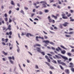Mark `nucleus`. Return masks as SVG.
I'll list each match as a JSON object with an SVG mask.
<instances>
[{
    "label": "nucleus",
    "instance_id": "f257e3e1",
    "mask_svg": "<svg viewBox=\"0 0 74 74\" xmlns=\"http://www.w3.org/2000/svg\"><path fill=\"white\" fill-rule=\"evenodd\" d=\"M40 4H42V5L43 7L44 8H45L47 7V6L46 5H47L48 7H49V5L48 4H47V3L45 1H41L40 2Z\"/></svg>",
    "mask_w": 74,
    "mask_h": 74
},
{
    "label": "nucleus",
    "instance_id": "f03ea898",
    "mask_svg": "<svg viewBox=\"0 0 74 74\" xmlns=\"http://www.w3.org/2000/svg\"><path fill=\"white\" fill-rule=\"evenodd\" d=\"M48 19L49 22L50 23H51V22H52L53 23H55V20H52L50 16H49L48 17Z\"/></svg>",
    "mask_w": 74,
    "mask_h": 74
},
{
    "label": "nucleus",
    "instance_id": "7ed1b4c3",
    "mask_svg": "<svg viewBox=\"0 0 74 74\" xmlns=\"http://www.w3.org/2000/svg\"><path fill=\"white\" fill-rule=\"evenodd\" d=\"M56 16H55V15H54L52 14L51 15V17L52 18H55V19H57V18H58V16H59V14H57L56 15Z\"/></svg>",
    "mask_w": 74,
    "mask_h": 74
},
{
    "label": "nucleus",
    "instance_id": "20e7f679",
    "mask_svg": "<svg viewBox=\"0 0 74 74\" xmlns=\"http://www.w3.org/2000/svg\"><path fill=\"white\" fill-rule=\"evenodd\" d=\"M66 14H62V18L64 19H67L68 18L67 16H65Z\"/></svg>",
    "mask_w": 74,
    "mask_h": 74
},
{
    "label": "nucleus",
    "instance_id": "39448f33",
    "mask_svg": "<svg viewBox=\"0 0 74 74\" xmlns=\"http://www.w3.org/2000/svg\"><path fill=\"white\" fill-rule=\"evenodd\" d=\"M69 24V23L65 22V23H64L62 25L64 27H66V26H67V25H68Z\"/></svg>",
    "mask_w": 74,
    "mask_h": 74
},
{
    "label": "nucleus",
    "instance_id": "423d86ee",
    "mask_svg": "<svg viewBox=\"0 0 74 74\" xmlns=\"http://www.w3.org/2000/svg\"><path fill=\"white\" fill-rule=\"evenodd\" d=\"M60 56H61V57H62V59H64V60H67L68 59V58H67V57L66 56H64L62 55H61Z\"/></svg>",
    "mask_w": 74,
    "mask_h": 74
},
{
    "label": "nucleus",
    "instance_id": "0eeeda50",
    "mask_svg": "<svg viewBox=\"0 0 74 74\" xmlns=\"http://www.w3.org/2000/svg\"><path fill=\"white\" fill-rule=\"evenodd\" d=\"M11 25H9L8 26V28L6 29L5 32H6L8 29L9 30H11Z\"/></svg>",
    "mask_w": 74,
    "mask_h": 74
},
{
    "label": "nucleus",
    "instance_id": "6e6552de",
    "mask_svg": "<svg viewBox=\"0 0 74 74\" xmlns=\"http://www.w3.org/2000/svg\"><path fill=\"white\" fill-rule=\"evenodd\" d=\"M43 42H45L46 44H48V43H49V41L47 40H44L42 41Z\"/></svg>",
    "mask_w": 74,
    "mask_h": 74
},
{
    "label": "nucleus",
    "instance_id": "1a4fd4ad",
    "mask_svg": "<svg viewBox=\"0 0 74 74\" xmlns=\"http://www.w3.org/2000/svg\"><path fill=\"white\" fill-rule=\"evenodd\" d=\"M12 32L10 31L9 32V33L8 32H6V33L5 35H10V36H11L12 35Z\"/></svg>",
    "mask_w": 74,
    "mask_h": 74
},
{
    "label": "nucleus",
    "instance_id": "9d476101",
    "mask_svg": "<svg viewBox=\"0 0 74 74\" xmlns=\"http://www.w3.org/2000/svg\"><path fill=\"white\" fill-rule=\"evenodd\" d=\"M26 36L27 37H29V36H33V35H32V34H30L29 33H27L26 34Z\"/></svg>",
    "mask_w": 74,
    "mask_h": 74
},
{
    "label": "nucleus",
    "instance_id": "9b49d317",
    "mask_svg": "<svg viewBox=\"0 0 74 74\" xmlns=\"http://www.w3.org/2000/svg\"><path fill=\"white\" fill-rule=\"evenodd\" d=\"M8 59H9L10 60L11 59H12L14 60H15V59L14 58V56H12V58L11 57H8Z\"/></svg>",
    "mask_w": 74,
    "mask_h": 74
},
{
    "label": "nucleus",
    "instance_id": "f8f14e48",
    "mask_svg": "<svg viewBox=\"0 0 74 74\" xmlns=\"http://www.w3.org/2000/svg\"><path fill=\"white\" fill-rule=\"evenodd\" d=\"M36 49L37 51H38V52H41V50L40 48L38 47L36 48Z\"/></svg>",
    "mask_w": 74,
    "mask_h": 74
},
{
    "label": "nucleus",
    "instance_id": "ddd939ff",
    "mask_svg": "<svg viewBox=\"0 0 74 74\" xmlns=\"http://www.w3.org/2000/svg\"><path fill=\"white\" fill-rule=\"evenodd\" d=\"M61 53L62 54H65L66 53V51L64 50H63V51H61Z\"/></svg>",
    "mask_w": 74,
    "mask_h": 74
},
{
    "label": "nucleus",
    "instance_id": "4468645a",
    "mask_svg": "<svg viewBox=\"0 0 74 74\" xmlns=\"http://www.w3.org/2000/svg\"><path fill=\"white\" fill-rule=\"evenodd\" d=\"M47 55H48V56H49V58H50V59H52V57H51V56H52V55L50 54H49V53H48L47 54Z\"/></svg>",
    "mask_w": 74,
    "mask_h": 74
},
{
    "label": "nucleus",
    "instance_id": "2eb2a0df",
    "mask_svg": "<svg viewBox=\"0 0 74 74\" xmlns=\"http://www.w3.org/2000/svg\"><path fill=\"white\" fill-rule=\"evenodd\" d=\"M58 48L56 49V51H59V50L62 51V49L59 47H58Z\"/></svg>",
    "mask_w": 74,
    "mask_h": 74
},
{
    "label": "nucleus",
    "instance_id": "dca6fc26",
    "mask_svg": "<svg viewBox=\"0 0 74 74\" xmlns=\"http://www.w3.org/2000/svg\"><path fill=\"white\" fill-rule=\"evenodd\" d=\"M65 72L67 74H69V69H65Z\"/></svg>",
    "mask_w": 74,
    "mask_h": 74
},
{
    "label": "nucleus",
    "instance_id": "f3484780",
    "mask_svg": "<svg viewBox=\"0 0 74 74\" xmlns=\"http://www.w3.org/2000/svg\"><path fill=\"white\" fill-rule=\"evenodd\" d=\"M2 53H3V54H4V55L6 56L8 54V53H5L4 51H3Z\"/></svg>",
    "mask_w": 74,
    "mask_h": 74
},
{
    "label": "nucleus",
    "instance_id": "a211bd4d",
    "mask_svg": "<svg viewBox=\"0 0 74 74\" xmlns=\"http://www.w3.org/2000/svg\"><path fill=\"white\" fill-rule=\"evenodd\" d=\"M55 56L57 58V59H61L62 58L61 57H59L57 55H56Z\"/></svg>",
    "mask_w": 74,
    "mask_h": 74
},
{
    "label": "nucleus",
    "instance_id": "6ab92c4d",
    "mask_svg": "<svg viewBox=\"0 0 74 74\" xmlns=\"http://www.w3.org/2000/svg\"><path fill=\"white\" fill-rule=\"evenodd\" d=\"M17 47L18 48V49H17V51L18 52H19V51H20V49H19V46H17Z\"/></svg>",
    "mask_w": 74,
    "mask_h": 74
},
{
    "label": "nucleus",
    "instance_id": "aec40b11",
    "mask_svg": "<svg viewBox=\"0 0 74 74\" xmlns=\"http://www.w3.org/2000/svg\"><path fill=\"white\" fill-rule=\"evenodd\" d=\"M57 62L59 64H61V63H62V60H58Z\"/></svg>",
    "mask_w": 74,
    "mask_h": 74
},
{
    "label": "nucleus",
    "instance_id": "412c9836",
    "mask_svg": "<svg viewBox=\"0 0 74 74\" xmlns=\"http://www.w3.org/2000/svg\"><path fill=\"white\" fill-rule=\"evenodd\" d=\"M50 69H51L52 70V69H55V68H54V67H53L51 66H50Z\"/></svg>",
    "mask_w": 74,
    "mask_h": 74
},
{
    "label": "nucleus",
    "instance_id": "4be33fe9",
    "mask_svg": "<svg viewBox=\"0 0 74 74\" xmlns=\"http://www.w3.org/2000/svg\"><path fill=\"white\" fill-rule=\"evenodd\" d=\"M11 4L12 5H15V4H14V1H11Z\"/></svg>",
    "mask_w": 74,
    "mask_h": 74
},
{
    "label": "nucleus",
    "instance_id": "5701e85b",
    "mask_svg": "<svg viewBox=\"0 0 74 74\" xmlns=\"http://www.w3.org/2000/svg\"><path fill=\"white\" fill-rule=\"evenodd\" d=\"M72 18L71 17H70V21L71 22H73L74 21V19L71 18Z\"/></svg>",
    "mask_w": 74,
    "mask_h": 74
},
{
    "label": "nucleus",
    "instance_id": "b1692460",
    "mask_svg": "<svg viewBox=\"0 0 74 74\" xmlns=\"http://www.w3.org/2000/svg\"><path fill=\"white\" fill-rule=\"evenodd\" d=\"M73 32H70L68 33V34H73Z\"/></svg>",
    "mask_w": 74,
    "mask_h": 74
},
{
    "label": "nucleus",
    "instance_id": "393cba45",
    "mask_svg": "<svg viewBox=\"0 0 74 74\" xmlns=\"http://www.w3.org/2000/svg\"><path fill=\"white\" fill-rule=\"evenodd\" d=\"M71 70L72 71H73V72L74 73V68H71Z\"/></svg>",
    "mask_w": 74,
    "mask_h": 74
},
{
    "label": "nucleus",
    "instance_id": "a878e982",
    "mask_svg": "<svg viewBox=\"0 0 74 74\" xmlns=\"http://www.w3.org/2000/svg\"><path fill=\"white\" fill-rule=\"evenodd\" d=\"M40 53L42 54V55H45V53L44 52H41V51L40 52Z\"/></svg>",
    "mask_w": 74,
    "mask_h": 74
},
{
    "label": "nucleus",
    "instance_id": "bb28decb",
    "mask_svg": "<svg viewBox=\"0 0 74 74\" xmlns=\"http://www.w3.org/2000/svg\"><path fill=\"white\" fill-rule=\"evenodd\" d=\"M59 66H60L61 69V70H64V69H63V67H62V66L59 65Z\"/></svg>",
    "mask_w": 74,
    "mask_h": 74
},
{
    "label": "nucleus",
    "instance_id": "cd10ccee",
    "mask_svg": "<svg viewBox=\"0 0 74 74\" xmlns=\"http://www.w3.org/2000/svg\"><path fill=\"white\" fill-rule=\"evenodd\" d=\"M67 55H68V56H71V53H67Z\"/></svg>",
    "mask_w": 74,
    "mask_h": 74
},
{
    "label": "nucleus",
    "instance_id": "c85d7f7f",
    "mask_svg": "<svg viewBox=\"0 0 74 74\" xmlns=\"http://www.w3.org/2000/svg\"><path fill=\"white\" fill-rule=\"evenodd\" d=\"M38 38H41L42 40H44V37H41L40 36H39V37H38Z\"/></svg>",
    "mask_w": 74,
    "mask_h": 74
},
{
    "label": "nucleus",
    "instance_id": "c756f323",
    "mask_svg": "<svg viewBox=\"0 0 74 74\" xmlns=\"http://www.w3.org/2000/svg\"><path fill=\"white\" fill-rule=\"evenodd\" d=\"M61 64H62V65H64V66H66V64L64 63L63 62L61 63Z\"/></svg>",
    "mask_w": 74,
    "mask_h": 74
},
{
    "label": "nucleus",
    "instance_id": "7c9ffc66",
    "mask_svg": "<svg viewBox=\"0 0 74 74\" xmlns=\"http://www.w3.org/2000/svg\"><path fill=\"white\" fill-rule=\"evenodd\" d=\"M45 63H46V64H47L49 66H50V64H49V63L48 62H45Z\"/></svg>",
    "mask_w": 74,
    "mask_h": 74
},
{
    "label": "nucleus",
    "instance_id": "2f4dec72",
    "mask_svg": "<svg viewBox=\"0 0 74 74\" xmlns=\"http://www.w3.org/2000/svg\"><path fill=\"white\" fill-rule=\"evenodd\" d=\"M21 13H22V14H24V12H23V10H21Z\"/></svg>",
    "mask_w": 74,
    "mask_h": 74
},
{
    "label": "nucleus",
    "instance_id": "473e14b6",
    "mask_svg": "<svg viewBox=\"0 0 74 74\" xmlns=\"http://www.w3.org/2000/svg\"><path fill=\"white\" fill-rule=\"evenodd\" d=\"M36 40L37 41H38L39 40H38V36H36Z\"/></svg>",
    "mask_w": 74,
    "mask_h": 74
},
{
    "label": "nucleus",
    "instance_id": "72a5a7b5",
    "mask_svg": "<svg viewBox=\"0 0 74 74\" xmlns=\"http://www.w3.org/2000/svg\"><path fill=\"white\" fill-rule=\"evenodd\" d=\"M45 12H49V11L48 10H45Z\"/></svg>",
    "mask_w": 74,
    "mask_h": 74
},
{
    "label": "nucleus",
    "instance_id": "f704fd0d",
    "mask_svg": "<svg viewBox=\"0 0 74 74\" xmlns=\"http://www.w3.org/2000/svg\"><path fill=\"white\" fill-rule=\"evenodd\" d=\"M61 47H62V48H63V49H66V48L64 47V46H62V45H61L60 46Z\"/></svg>",
    "mask_w": 74,
    "mask_h": 74
},
{
    "label": "nucleus",
    "instance_id": "c9c22d12",
    "mask_svg": "<svg viewBox=\"0 0 74 74\" xmlns=\"http://www.w3.org/2000/svg\"><path fill=\"white\" fill-rule=\"evenodd\" d=\"M52 62L54 63H55V64H56V61L55 60H53Z\"/></svg>",
    "mask_w": 74,
    "mask_h": 74
},
{
    "label": "nucleus",
    "instance_id": "e433bc0d",
    "mask_svg": "<svg viewBox=\"0 0 74 74\" xmlns=\"http://www.w3.org/2000/svg\"><path fill=\"white\" fill-rule=\"evenodd\" d=\"M36 46H38V47H40L41 46L40 45L38 44H37L35 45Z\"/></svg>",
    "mask_w": 74,
    "mask_h": 74
},
{
    "label": "nucleus",
    "instance_id": "4c0bfd02",
    "mask_svg": "<svg viewBox=\"0 0 74 74\" xmlns=\"http://www.w3.org/2000/svg\"><path fill=\"white\" fill-rule=\"evenodd\" d=\"M4 19L5 21H6V22H7V21H8V18H5Z\"/></svg>",
    "mask_w": 74,
    "mask_h": 74
},
{
    "label": "nucleus",
    "instance_id": "58836bf2",
    "mask_svg": "<svg viewBox=\"0 0 74 74\" xmlns=\"http://www.w3.org/2000/svg\"><path fill=\"white\" fill-rule=\"evenodd\" d=\"M5 42H7L8 41V38L5 39Z\"/></svg>",
    "mask_w": 74,
    "mask_h": 74
},
{
    "label": "nucleus",
    "instance_id": "ea45409f",
    "mask_svg": "<svg viewBox=\"0 0 74 74\" xmlns=\"http://www.w3.org/2000/svg\"><path fill=\"white\" fill-rule=\"evenodd\" d=\"M12 22V20L11 19V18H9V22L11 23Z\"/></svg>",
    "mask_w": 74,
    "mask_h": 74
},
{
    "label": "nucleus",
    "instance_id": "a19ab883",
    "mask_svg": "<svg viewBox=\"0 0 74 74\" xmlns=\"http://www.w3.org/2000/svg\"><path fill=\"white\" fill-rule=\"evenodd\" d=\"M35 69H38V66L37 65H36L35 66Z\"/></svg>",
    "mask_w": 74,
    "mask_h": 74
},
{
    "label": "nucleus",
    "instance_id": "79ce46f5",
    "mask_svg": "<svg viewBox=\"0 0 74 74\" xmlns=\"http://www.w3.org/2000/svg\"><path fill=\"white\" fill-rule=\"evenodd\" d=\"M71 16V14L70 13L69 14L67 15V16H68V17H69Z\"/></svg>",
    "mask_w": 74,
    "mask_h": 74
},
{
    "label": "nucleus",
    "instance_id": "37998d69",
    "mask_svg": "<svg viewBox=\"0 0 74 74\" xmlns=\"http://www.w3.org/2000/svg\"><path fill=\"white\" fill-rule=\"evenodd\" d=\"M60 28H61V29H63V27H62V25L60 24Z\"/></svg>",
    "mask_w": 74,
    "mask_h": 74
},
{
    "label": "nucleus",
    "instance_id": "c03bdc74",
    "mask_svg": "<svg viewBox=\"0 0 74 74\" xmlns=\"http://www.w3.org/2000/svg\"><path fill=\"white\" fill-rule=\"evenodd\" d=\"M3 30H6V28L5 27H3Z\"/></svg>",
    "mask_w": 74,
    "mask_h": 74
},
{
    "label": "nucleus",
    "instance_id": "a18cd8bd",
    "mask_svg": "<svg viewBox=\"0 0 74 74\" xmlns=\"http://www.w3.org/2000/svg\"><path fill=\"white\" fill-rule=\"evenodd\" d=\"M49 43H50V44H52V45H53V44H54V43H53V42H49Z\"/></svg>",
    "mask_w": 74,
    "mask_h": 74
},
{
    "label": "nucleus",
    "instance_id": "49530a36",
    "mask_svg": "<svg viewBox=\"0 0 74 74\" xmlns=\"http://www.w3.org/2000/svg\"><path fill=\"white\" fill-rule=\"evenodd\" d=\"M10 62L12 64H13V63H14V62L11 60H10Z\"/></svg>",
    "mask_w": 74,
    "mask_h": 74
},
{
    "label": "nucleus",
    "instance_id": "de8ad7c7",
    "mask_svg": "<svg viewBox=\"0 0 74 74\" xmlns=\"http://www.w3.org/2000/svg\"><path fill=\"white\" fill-rule=\"evenodd\" d=\"M47 61L48 62H51V60H50V59L48 58L47 59Z\"/></svg>",
    "mask_w": 74,
    "mask_h": 74
},
{
    "label": "nucleus",
    "instance_id": "09e8293b",
    "mask_svg": "<svg viewBox=\"0 0 74 74\" xmlns=\"http://www.w3.org/2000/svg\"><path fill=\"white\" fill-rule=\"evenodd\" d=\"M44 37L45 39H47V38H48V37H47V36H44Z\"/></svg>",
    "mask_w": 74,
    "mask_h": 74
},
{
    "label": "nucleus",
    "instance_id": "8fccbe9b",
    "mask_svg": "<svg viewBox=\"0 0 74 74\" xmlns=\"http://www.w3.org/2000/svg\"><path fill=\"white\" fill-rule=\"evenodd\" d=\"M12 12L11 11V10H10L8 12V13H9V14H11Z\"/></svg>",
    "mask_w": 74,
    "mask_h": 74
},
{
    "label": "nucleus",
    "instance_id": "3c124183",
    "mask_svg": "<svg viewBox=\"0 0 74 74\" xmlns=\"http://www.w3.org/2000/svg\"><path fill=\"white\" fill-rule=\"evenodd\" d=\"M4 16L5 18H7V14L5 13V14Z\"/></svg>",
    "mask_w": 74,
    "mask_h": 74
},
{
    "label": "nucleus",
    "instance_id": "603ef678",
    "mask_svg": "<svg viewBox=\"0 0 74 74\" xmlns=\"http://www.w3.org/2000/svg\"><path fill=\"white\" fill-rule=\"evenodd\" d=\"M45 58H46V59H49V58H48V57L47 56H45Z\"/></svg>",
    "mask_w": 74,
    "mask_h": 74
},
{
    "label": "nucleus",
    "instance_id": "864d4df0",
    "mask_svg": "<svg viewBox=\"0 0 74 74\" xmlns=\"http://www.w3.org/2000/svg\"><path fill=\"white\" fill-rule=\"evenodd\" d=\"M39 14L40 15H41L42 14V12L41 11L39 12Z\"/></svg>",
    "mask_w": 74,
    "mask_h": 74
},
{
    "label": "nucleus",
    "instance_id": "5fc2aeb1",
    "mask_svg": "<svg viewBox=\"0 0 74 74\" xmlns=\"http://www.w3.org/2000/svg\"><path fill=\"white\" fill-rule=\"evenodd\" d=\"M65 36L66 37H71V36L67 35H65Z\"/></svg>",
    "mask_w": 74,
    "mask_h": 74
},
{
    "label": "nucleus",
    "instance_id": "6e6d98bb",
    "mask_svg": "<svg viewBox=\"0 0 74 74\" xmlns=\"http://www.w3.org/2000/svg\"><path fill=\"white\" fill-rule=\"evenodd\" d=\"M53 2H54V0H51L50 1V3H52Z\"/></svg>",
    "mask_w": 74,
    "mask_h": 74
},
{
    "label": "nucleus",
    "instance_id": "4d7b16f0",
    "mask_svg": "<svg viewBox=\"0 0 74 74\" xmlns=\"http://www.w3.org/2000/svg\"><path fill=\"white\" fill-rule=\"evenodd\" d=\"M57 8H59L60 9V5H58V6L57 7Z\"/></svg>",
    "mask_w": 74,
    "mask_h": 74
},
{
    "label": "nucleus",
    "instance_id": "13d9d810",
    "mask_svg": "<svg viewBox=\"0 0 74 74\" xmlns=\"http://www.w3.org/2000/svg\"><path fill=\"white\" fill-rule=\"evenodd\" d=\"M24 8L25 10H28V8L26 7H24Z\"/></svg>",
    "mask_w": 74,
    "mask_h": 74
},
{
    "label": "nucleus",
    "instance_id": "bf43d9fd",
    "mask_svg": "<svg viewBox=\"0 0 74 74\" xmlns=\"http://www.w3.org/2000/svg\"><path fill=\"white\" fill-rule=\"evenodd\" d=\"M69 67H71V68H73V67H74V66H73V65H70L69 66Z\"/></svg>",
    "mask_w": 74,
    "mask_h": 74
},
{
    "label": "nucleus",
    "instance_id": "052dcab7",
    "mask_svg": "<svg viewBox=\"0 0 74 74\" xmlns=\"http://www.w3.org/2000/svg\"><path fill=\"white\" fill-rule=\"evenodd\" d=\"M54 29L55 30H57V29H58V28H57V27H54Z\"/></svg>",
    "mask_w": 74,
    "mask_h": 74
},
{
    "label": "nucleus",
    "instance_id": "680f3d73",
    "mask_svg": "<svg viewBox=\"0 0 74 74\" xmlns=\"http://www.w3.org/2000/svg\"><path fill=\"white\" fill-rule=\"evenodd\" d=\"M70 11L71 13H73V10H70Z\"/></svg>",
    "mask_w": 74,
    "mask_h": 74
},
{
    "label": "nucleus",
    "instance_id": "e2e57ef3",
    "mask_svg": "<svg viewBox=\"0 0 74 74\" xmlns=\"http://www.w3.org/2000/svg\"><path fill=\"white\" fill-rule=\"evenodd\" d=\"M73 30V29H72L71 28H70L69 29V31H71Z\"/></svg>",
    "mask_w": 74,
    "mask_h": 74
},
{
    "label": "nucleus",
    "instance_id": "0e129e2a",
    "mask_svg": "<svg viewBox=\"0 0 74 74\" xmlns=\"http://www.w3.org/2000/svg\"><path fill=\"white\" fill-rule=\"evenodd\" d=\"M28 52L29 55H32V54L30 53V52L28 51Z\"/></svg>",
    "mask_w": 74,
    "mask_h": 74
},
{
    "label": "nucleus",
    "instance_id": "69168bd1",
    "mask_svg": "<svg viewBox=\"0 0 74 74\" xmlns=\"http://www.w3.org/2000/svg\"><path fill=\"white\" fill-rule=\"evenodd\" d=\"M5 39L4 38H2V41H4Z\"/></svg>",
    "mask_w": 74,
    "mask_h": 74
},
{
    "label": "nucleus",
    "instance_id": "338daca9",
    "mask_svg": "<svg viewBox=\"0 0 74 74\" xmlns=\"http://www.w3.org/2000/svg\"><path fill=\"white\" fill-rule=\"evenodd\" d=\"M71 52H74V49H72L71 50Z\"/></svg>",
    "mask_w": 74,
    "mask_h": 74
},
{
    "label": "nucleus",
    "instance_id": "774afa93",
    "mask_svg": "<svg viewBox=\"0 0 74 74\" xmlns=\"http://www.w3.org/2000/svg\"><path fill=\"white\" fill-rule=\"evenodd\" d=\"M49 73L50 74H52V72L51 71H49Z\"/></svg>",
    "mask_w": 74,
    "mask_h": 74
}]
</instances>
